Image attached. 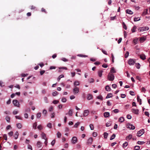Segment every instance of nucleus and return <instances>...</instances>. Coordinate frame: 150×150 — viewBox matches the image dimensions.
<instances>
[{
    "label": "nucleus",
    "instance_id": "f257e3e1",
    "mask_svg": "<svg viewBox=\"0 0 150 150\" xmlns=\"http://www.w3.org/2000/svg\"><path fill=\"white\" fill-rule=\"evenodd\" d=\"M114 76L112 74L109 73L108 76V79L110 81H112L114 79Z\"/></svg>",
    "mask_w": 150,
    "mask_h": 150
},
{
    "label": "nucleus",
    "instance_id": "f03ea898",
    "mask_svg": "<svg viewBox=\"0 0 150 150\" xmlns=\"http://www.w3.org/2000/svg\"><path fill=\"white\" fill-rule=\"evenodd\" d=\"M144 133V129H142L137 132V135L138 137H140Z\"/></svg>",
    "mask_w": 150,
    "mask_h": 150
},
{
    "label": "nucleus",
    "instance_id": "7ed1b4c3",
    "mask_svg": "<svg viewBox=\"0 0 150 150\" xmlns=\"http://www.w3.org/2000/svg\"><path fill=\"white\" fill-rule=\"evenodd\" d=\"M136 62L135 60L132 59H129L128 61V64L130 65H133Z\"/></svg>",
    "mask_w": 150,
    "mask_h": 150
},
{
    "label": "nucleus",
    "instance_id": "20e7f679",
    "mask_svg": "<svg viewBox=\"0 0 150 150\" xmlns=\"http://www.w3.org/2000/svg\"><path fill=\"white\" fill-rule=\"evenodd\" d=\"M13 103L14 106L18 107H20V104L19 102L16 100H13Z\"/></svg>",
    "mask_w": 150,
    "mask_h": 150
},
{
    "label": "nucleus",
    "instance_id": "39448f33",
    "mask_svg": "<svg viewBox=\"0 0 150 150\" xmlns=\"http://www.w3.org/2000/svg\"><path fill=\"white\" fill-rule=\"evenodd\" d=\"M127 127L128 128L130 129H134L135 128V127L132 124L128 123L127 124Z\"/></svg>",
    "mask_w": 150,
    "mask_h": 150
},
{
    "label": "nucleus",
    "instance_id": "423d86ee",
    "mask_svg": "<svg viewBox=\"0 0 150 150\" xmlns=\"http://www.w3.org/2000/svg\"><path fill=\"white\" fill-rule=\"evenodd\" d=\"M77 139L76 137H73L71 141L72 143L73 144H76L77 142Z\"/></svg>",
    "mask_w": 150,
    "mask_h": 150
},
{
    "label": "nucleus",
    "instance_id": "0eeeda50",
    "mask_svg": "<svg viewBox=\"0 0 150 150\" xmlns=\"http://www.w3.org/2000/svg\"><path fill=\"white\" fill-rule=\"evenodd\" d=\"M89 110H86L84 111L83 115L84 117H86L88 115L89 113Z\"/></svg>",
    "mask_w": 150,
    "mask_h": 150
},
{
    "label": "nucleus",
    "instance_id": "6e6552de",
    "mask_svg": "<svg viewBox=\"0 0 150 150\" xmlns=\"http://www.w3.org/2000/svg\"><path fill=\"white\" fill-rule=\"evenodd\" d=\"M79 92V88L76 86H75L73 89V92L74 94L78 93Z\"/></svg>",
    "mask_w": 150,
    "mask_h": 150
},
{
    "label": "nucleus",
    "instance_id": "1a4fd4ad",
    "mask_svg": "<svg viewBox=\"0 0 150 150\" xmlns=\"http://www.w3.org/2000/svg\"><path fill=\"white\" fill-rule=\"evenodd\" d=\"M141 29L140 31H143L146 30H148L149 29V28L148 27H144L140 28Z\"/></svg>",
    "mask_w": 150,
    "mask_h": 150
},
{
    "label": "nucleus",
    "instance_id": "9d476101",
    "mask_svg": "<svg viewBox=\"0 0 150 150\" xmlns=\"http://www.w3.org/2000/svg\"><path fill=\"white\" fill-rule=\"evenodd\" d=\"M73 112V111L72 109H71L69 110L68 112V113H66V115H68L69 116H71L72 115Z\"/></svg>",
    "mask_w": 150,
    "mask_h": 150
},
{
    "label": "nucleus",
    "instance_id": "9b49d317",
    "mask_svg": "<svg viewBox=\"0 0 150 150\" xmlns=\"http://www.w3.org/2000/svg\"><path fill=\"white\" fill-rule=\"evenodd\" d=\"M92 142L93 139L91 137H90L88 139L87 144H92Z\"/></svg>",
    "mask_w": 150,
    "mask_h": 150
},
{
    "label": "nucleus",
    "instance_id": "f8f14e48",
    "mask_svg": "<svg viewBox=\"0 0 150 150\" xmlns=\"http://www.w3.org/2000/svg\"><path fill=\"white\" fill-rule=\"evenodd\" d=\"M19 134L18 132L16 131L15 132L13 136L14 137V138L15 139H18V138Z\"/></svg>",
    "mask_w": 150,
    "mask_h": 150
},
{
    "label": "nucleus",
    "instance_id": "ddd939ff",
    "mask_svg": "<svg viewBox=\"0 0 150 150\" xmlns=\"http://www.w3.org/2000/svg\"><path fill=\"white\" fill-rule=\"evenodd\" d=\"M132 111L133 113L136 114L137 115L139 114V110L138 109H132Z\"/></svg>",
    "mask_w": 150,
    "mask_h": 150
},
{
    "label": "nucleus",
    "instance_id": "4468645a",
    "mask_svg": "<svg viewBox=\"0 0 150 150\" xmlns=\"http://www.w3.org/2000/svg\"><path fill=\"white\" fill-rule=\"evenodd\" d=\"M140 58L142 60H144L146 59V56L144 54H142L139 55Z\"/></svg>",
    "mask_w": 150,
    "mask_h": 150
},
{
    "label": "nucleus",
    "instance_id": "2eb2a0df",
    "mask_svg": "<svg viewBox=\"0 0 150 150\" xmlns=\"http://www.w3.org/2000/svg\"><path fill=\"white\" fill-rule=\"evenodd\" d=\"M93 96L90 94H88L87 96V98L88 100H90L93 99Z\"/></svg>",
    "mask_w": 150,
    "mask_h": 150
},
{
    "label": "nucleus",
    "instance_id": "dca6fc26",
    "mask_svg": "<svg viewBox=\"0 0 150 150\" xmlns=\"http://www.w3.org/2000/svg\"><path fill=\"white\" fill-rule=\"evenodd\" d=\"M103 115L105 117H108L110 116V113L108 112H105L104 113Z\"/></svg>",
    "mask_w": 150,
    "mask_h": 150
},
{
    "label": "nucleus",
    "instance_id": "f3484780",
    "mask_svg": "<svg viewBox=\"0 0 150 150\" xmlns=\"http://www.w3.org/2000/svg\"><path fill=\"white\" fill-rule=\"evenodd\" d=\"M137 100L138 102L139 103V105H141L142 104V100L140 98L139 96H137Z\"/></svg>",
    "mask_w": 150,
    "mask_h": 150
},
{
    "label": "nucleus",
    "instance_id": "a211bd4d",
    "mask_svg": "<svg viewBox=\"0 0 150 150\" xmlns=\"http://www.w3.org/2000/svg\"><path fill=\"white\" fill-rule=\"evenodd\" d=\"M5 119L9 123L10 122V117L8 116H6L5 117Z\"/></svg>",
    "mask_w": 150,
    "mask_h": 150
},
{
    "label": "nucleus",
    "instance_id": "6ab92c4d",
    "mask_svg": "<svg viewBox=\"0 0 150 150\" xmlns=\"http://www.w3.org/2000/svg\"><path fill=\"white\" fill-rule=\"evenodd\" d=\"M41 135L42 137V139H47L46 134L44 133H42Z\"/></svg>",
    "mask_w": 150,
    "mask_h": 150
},
{
    "label": "nucleus",
    "instance_id": "aec40b11",
    "mask_svg": "<svg viewBox=\"0 0 150 150\" xmlns=\"http://www.w3.org/2000/svg\"><path fill=\"white\" fill-rule=\"evenodd\" d=\"M132 135L131 134H129L128 136L126 137V139L127 140H130L132 138Z\"/></svg>",
    "mask_w": 150,
    "mask_h": 150
},
{
    "label": "nucleus",
    "instance_id": "412c9836",
    "mask_svg": "<svg viewBox=\"0 0 150 150\" xmlns=\"http://www.w3.org/2000/svg\"><path fill=\"white\" fill-rule=\"evenodd\" d=\"M126 13L130 14H132L133 12L130 10L127 9L126 10Z\"/></svg>",
    "mask_w": 150,
    "mask_h": 150
},
{
    "label": "nucleus",
    "instance_id": "4be33fe9",
    "mask_svg": "<svg viewBox=\"0 0 150 150\" xmlns=\"http://www.w3.org/2000/svg\"><path fill=\"white\" fill-rule=\"evenodd\" d=\"M105 89L107 91H110L111 90L110 87L108 85L105 87Z\"/></svg>",
    "mask_w": 150,
    "mask_h": 150
},
{
    "label": "nucleus",
    "instance_id": "5701e85b",
    "mask_svg": "<svg viewBox=\"0 0 150 150\" xmlns=\"http://www.w3.org/2000/svg\"><path fill=\"white\" fill-rule=\"evenodd\" d=\"M116 71L115 70V69L114 67H112L111 68V69L110 70V73H116Z\"/></svg>",
    "mask_w": 150,
    "mask_h": 150
},
{
    "label": "nucleus",
    "instance_id": "b1692460",
    "mask_svg": "<svg viewBox=\"0 0 150 150\" xmlns=\"http://www.w3.org/2000/svg\"><path fill=\"white\" fill-rule=\"evenodd\" d=\"M119 121L121 122H122L124 121V118L123 117H120L119 119Z\"/></svg>",
    "mask_w": 150,
    "mask_h": 150
},
{
    "label": "nucleus",
    "instance_id": "393cba45",
    "mask_svg": "<svg viewBox=\"0 0 150 150\" xmlns=\"http://www.w3.org/2000/svg\"><path fill=\"white\" fill-rule=\"evenodd\" d=\"M103 71L101 70H99L98 71V74L99 77H101L102 76Z\"/></svg>",
    "mask_w": 150,
    "mask_h": 150
},
{
    "label": "nucleus",
    "instance_id": "a878e982",
    "mask_svg": "<svg viewBox=\"0 0 150 150\" xmlns=\"http://www.w3.org/2000/svg\"><path fill=\"white\" fill-rule=\"evenodd\" d=\"M16 126L17 127L18 129H21L22 127V125L21 123H17L16 124Z\"/></svg>",
    "mask_w": 150,
    "mask_h": 150
},
{
    "label": "nucleus",
    "instance_id": "bb28decb",
    "mask_svg": "<svg viewBox=\"0 0 150 150\" xmlns=\"http://www.w3.org/2000/svg\"><path fill=\"white\" fill-rule=\"evenodd\" d=\"M128 145V143L127 142H125L124 143H123L122 144V147L123 148H125Z\"/></svg>",
    "mask_w": 150,
    "mask_h": 150
},
{
    "label": "nucleus",
    "instance_id": "cd10ccee",
    "mask_svg": "<svg viewBox=\"0 0 150 150\" xmlns=\"http://www.w3.org/2000/svg\"><path fill=\"white\" fill-rule=\"evenodd\" d=\"M146 40V38L142 37H141L140 38V41L141 42H143L144 41H145Z\"/></svg>",
    "mask_w": 150,
    "mask_h": 150
},
{
    "label": "nucleus",
    "instance_id": "c85d7f7f",
    "mask_svg": "<svg viewBox=\"0 0 150 150\" xmlns=\"http://www.w3.org/2000/svg\"><path fill=\"white\" fill-rule=\"evenodd\" d=\"M37 126V123L36 122L33 123V128L34 129H36Z\"/></svg>",
    "mask_w": 150,
    "mask_h": 150
},
{
    "label": "nucleus",
    "instance_id": "c756f323",
    "mask_svg": "<svg viewBox=\"0 0 150 150\" xmlns=\"http://www.w3.org/2000/svg\"><path fill=\"white\" fill-rule=\"evenodd\" d=\"M112 94L111 93H109L108 94L107 96L106 97V98H108L110 97H112Z\"/></svg>",
    "mask_w": 150,
    "mask_h": 150
},
{
    "label": "nucleus",
    "instance_id": "7c9ffc66",
    "mask_svg": "<svg viewBox=\"0 0 150 150\" xmlns=\"http://www.w3.org/2000/svg\"><path fill=\"white\" fill-rule=\"evenodd\" d=\"M108 134L107 132H105L103 134L104 138L106 139H107L108 136Z\"/></svg>",
    "mask_w": 150,
    "mask_h": 150
},
{
    "label": "nucleus",
    "instance_id": "2f4dec72",
    "mask_svg": "<svg viewBox=\"0 0 150 150\" xmlns=\"http://www.w3.org/2000/svg\"><path fill=\"white\" fill-rule=\"evenodd\" d=\"M41 146L42 145L41 142L39 141H38L37 144V146L38 147V148H40Z\"/></svg>",
    "mask_w": 150,
    "mask_h": 150
},
{
    "label": "nucleus",
    "instance_id": "473e14b6",
    "mask_svg": "<svg viewBox=\"0 0 150 150\" xmlns=\"http://www.w3.org/2000/svg\"><path fill=\"white\" fill-rule=\"evenodd\" d=\"M80 123L79 122H78L74 125V127L75 128H77L78 127V126L80 124Z\"/></svg>",
    "mask_w": 150,
    "mask_h": 150
},
{
    "label": "nucleus",
    "instance_id": "72a5a7b5",
    "mask_svg": "<svg viewBox=\"0 0 150 150\" xmlns=\"http://www.w3.org/2000/svg\"><path fill=\"white\" fill-rule=\"evenodd\" d=\"M148 9H146L144 10V11L143 13V14L144 15H146L147 14Z\"/></svg>",
    "mask_w": 150,
    "mask_h": 150
},
{
    "label": "nucleus",
    "instance_id": "f704fd0d",
    "mask_svg": "<svg viewBox=\"0 0 150 150\" xmlns=\"http://www.w3.org/2000/svg\"><path fill=\"white\" fill-rule=\"evenodd\" d=\"M137 27L135 26H134L133 27L132 29H131V31L132 33H134L135 31V30L136 29Z\"/></svg>",
    "mask_w": 150,
    "mask_h": 150
},
{
    "label": "nucleus",
    "instance_id": "c9c22d12",
    "mask_svg": "<svg viewBox=\"0 0 150 150\" xmlns=\"http://www.w3.org/2000/svg\"><path fill=\"white\" fill-rule=\"evenodd\" d=\"M138 40V38L134 39L133 41V43H134L135 45L137 44Z\"/></svg>",
    "mask_w": 150,
    "mask_h": 150
},
{
    "label": "nucleus",
    "instance_id": "e433bc0d",
    "mask_svg": "<svg viewBox=\"0 0 150 150\" xmlns=\"http://www.w3.org/2000/svg\"><path fill=\"white\" fill-rule=\"evenodd\" d=\"M115 137V134H113L111 137L110 138V140H111L114 139Z\"/></svg>",
    "mask_w": 150,
    "mask_h": 150
},
{
    "label": "nucleus",
    "instance_id": "4c0bfd02",
    "mask_svg": "<svg viewBox=\"0 0 150 150\" xmlns=\"http://www.w3.org/2000/svg\"><path fill=\"white\" fill-rule=\"evenodd\" d=\"M13 131H11L8 133V134L10 137H12L13 135Z\"/></svg>",
    "mask_w": 150,
    "mask_h": 150
},
{
    "label": "nucleus",
    "instance_id": "58836bf2",
    "mask_svg": "<svg viewBox=\"0 0 150 150\" xmlns=\"http://www.w3.org/2000/svg\"><path fill=\"white\" fill-rule=\"evenodd\" d=\"M135 66L137 68L139 69L140 68V66L139 63H136Z\"/></svg>",
    "mask_w": 150,
    "mask_h": 150
},
{
    "label": "nucleus",
    "instance_id": "ea45409f",
    "mask_svg": "<svg viewBox=\"0 0 150 150\" xmlns=\"http://www.w3.org/2000/svg\"><path fill=\"white\" fill-rule=\"evenodd\" d=\"M57 137L58 138H60L61 136V133L59 132H58L57 134Z\"/></svg>",
    "mask_w": 150,
    "mask_h": 150
},
{
    "label": "nucleus",
    "instance_id": "a19ab883",
    "mask_svg": "<svg viewBox=\"0 0 150 150\" xmlns=\"http://www.w3.org/2000/svg\"><path fill=\"white\" fill-rule=\"evenodd\" d=\"M41 116V113L40 112L38 113L36 115V117L37 118H40Z\"/></svg>",
    "mask_w": 150,
    "mask_h": 150
},
{
    "label": "nucleus",
    "instance_id": "79ce46f5",
    "mask_svg": "<svg viewBox=\"0 0 150 150\" xmlns=\"http://www.w3.org/2000/svg\"><path fill=\"white\" fill-rule=\"evenodd\" d=\"M64 77V75L63 74H62L60 75L58 77V78L57 80L58 81H59L60 80V79Z\"/></svg>",
    "mask_w": 150,
    "mask_h": 150
},
{
    "label": "nucleus",
    "instance_id": "37998d69",
    "mask_svg": "<svg viewBox=\"0 0 150 150\" xmlns=\"http://www.w3.org/2000/svg\"><path fill=\"white\" fill-rule=\"evenodd\" d=\"M62 101L63 103H65L67 101V99L64 97H63L62 99Z\"/></svg>",
    "mask_w": 150,
    "mask_h": 150
},
{
    "label": "nucleus",
    "instance_id": "c03bdc74",
    "mask_svg": "<svg viewBox=\"0 0 150 150\" xmlns=\"http://www.w3.org/2000/svg\"><path fill=\"white\" fill-rule=\"evenodd\" d=\"M58 94V93L57 91H55L53 92L52 94L53 96H55Z\"/></svg>",
    "mask_w": 150,
    "mask_h": 150
},
{
    "label": "nucleus",
    "instance_id": "a18cd8bd",
    "mask_svg": "<svg viewBox=\"0 0 150 150\" xmlns=\"http://www.w3.org/2000/svg\"><path fill=\"white\" fill-rule=\"evenodd\" d=\"M122 25H123V28L125 30H127V27L124 22H123Z\"/></svg>",
    "mask_w": 150,
    "mask_h": 150
},
{
    "label": "nucleus",
    "instance_id": "49530a36",
    "mask_svg": "<svg viewBox=\"0 0 150 150\" xmlns=\"http://www.w3.org/2000/svg\"><path fill=\"white\" fill-rule=\"evenodd\" d=\"M37 128L40 130H41L43 129V127L41 125H38Z\"/></svg>",
    "mask_w": 150,
    "mask_h": 150
},
{
    "label": "nucleus",
    "instance_id": "de8ad7c7",
    "mask_svg": "<svg viewBox=\"0 0 150 150\" xmlns=\"http://www.w3.org/2000/svg\"><path fill=\"white\" fill-rule=\"evenodd\" d=\"M61 59V60L64 62H66L68 61V59L64 57L62 58Z\"/></svg>",
    "mask_w": 150,
    "mask_h": 150
},
{
    "label": "nucleus",
    "instance_id": "09e8293b",
    "mask_svg": "<svg viewBox=\"0 0 150 150\" xmlns=\"http://www.w3.org/2000/svg\"><path fill=\"white\" fill-rule=\"evenodd\" d=\"M77 56H79V57H87V55H83L81 54H79L77 55Z\"/></svg>",
    "mask_w": 150,
    "mask_h": 150
},
{
    "label": "nucleus",
    "instance_id": "8fccbe9b",
    "mask_svg": "<svg viewBox=\"0 0 150 150\" xmlns=\"http://www.w3.org/2000/svg\"><path fill=\"white\" fill-rule=\"evenodd\" d=\"M140 147L139 146H135L134 147V150H139L140 149Z\"/></svg>",
    "mask_w": 150,
    "mask_h": 150
},
{
    "label": "nucleus",
    "instance_id": "3c124183",
    "mask_svg": "<svg viewBox=\"0 0 150 150\" xmlns=\"http://www.w3.org/2000/svg\"><path fill=\"white\" fill-rule=\"evenodd\" d=\"M112 58V63H114V55L112 53L111 54Z\"/></svg>",
    "mask_w": 150,
    "mask_h": 150
},
{
    "label": "nucleus",
    "instance_id": "603ef678",
    "mask_svg": "<svg viewBox=\"0 0 150 150\" xmlns=\"http://www.w3.org/2000/svg\"><path fill=\"white\" fill-rule=\"evenodd\" d=\"M91 129L92 130H93L94 129V126L92 124H90L89 125Z\"/></svg>",
    "mask_w": 150,
    "mask_h": 150
},
{
    "label": "nucleus",
    "instance_id": "864d4df0",
    "mask_svg": "<svg viewBox=\"0 0 150 150\" xmlns=\"http://www.w3.org/2000/svg\"><path fill=\"white\" fill-rule=\"evenodd\" d=\"M129 55V52L128 51L126 52V53L125 54V57L127 58L128 56Z\"/></svg>",
    "mask_w": 150,
    "mask_h": 150
},
{
    "label": "nucleus",
    "instance_id": "5fc2aeb1",
    "mask_svg": "<svg viewBox=\"0 0 150 150\" xmlns=\"http://www.w3.org/2000/svg\"><path fill=\"white\" fill-rule=\"evenodd\" d=\"M47 127L50 128H51L52 127V124L51 123H48L47 125Z\"/></svg>",
    "mask_w": 150,
    "mask_h": 150
},
{
    "label": "nucleus",
    "instance_id": "6e6d98bb",
    "mask_svg": "<svg viewBox=\"0 0 150 150\" xmlns=\"http://www.w3.org/2000/svg\"><path fill=\"white\" fill-rule=\"evenodd\" d=\"M144 143V142L143 141H139L137 142V143L139 144H143Z\"/></svg>",
    "mask_w": 150,
    "mask_h": 150
},
{
    "label": "nucleus",
    "instance_id": "4d7b16f0",
    "mask_svg": "<svg viewBox=\"0 0 150 150\" xmlns=\"http://www.w3.org/2000/svg\"><path fill=\"white\" fill-rule=\"evenodd\" d=\"M28 149H30L31 150H33L32 146L30 144H28Z\"/></svg>",
    "mask_w": 150,
    "mask_h": 150
},
{
    "label": "nucleus",
    "instance_id": "13d9d810",
    "mask_svg": "<svg viewBox=\"0 0 150 150\" xmlns=\"http://www.w3.org/2000/svg\"><path fill=\"white\" fill-rule=\"evenodd\" d=\"M94 79L92 78H91L88 79V81L90 83H92L93 82Z\"/></svg>",
    "mask_w": 150,
    "mask_h": 150
},
{
    "label": "nucleus",
    "instance_id": "bf43d9fd",
    "mask_svg": "<svg viewBox=\"0 0 150 150\" xmlns=\"http://www.w3.org/2000/svg\"><path fill=\"white\" fill-rule=\"evenodd\" d=\"M140 19L139 18V17L135 18H134V21H139Z\"/></svg>",
    "mask_w": 150,
    "mask_h": 150
},
{
    "label": "nucleus",
    "instance_id": "052dcab7",
    "mask_svg": "<svg viewBox=\"0 0 150 150\" xmlns=\"http://www.w3.org/2000/svg\"><path fill=\"white\" fill-rule=\"evenodd\" d=\"M97 98L98 99H100V100H102L103 99V97L101 96H98L97 97Z\"/></svg>",
    "mask_w": 150,
    "mask_h": 150
},
{
    "label": "nucleus",
    "instance_id": "680f3d73",
    "mask_svg": "<svg viewBox=\"0 0 150 150\" xmlns=\"http://www.w3.org/2000/svg\"><path fill=\"white\" fill-rule=\"evenodd\" d=\"M18 110H15L13 111V113L14 115H16L17 113H18Z\"/></svg>",
    "mask_w": 150,
    "mask_h": 150
},
{
    "label": "nucleus",
    "instance_id": "e2e57ef3",
    "mask_svg": "<svg viewBox=\"0 0 150 150\" xmlns=\"http://www.w3.org/2000/svg\"><path fill=\"white\" fill-rule=\"evenodd\" d=\"M55 143V139L53 140L52 141V142L51 143V145L52 146H53L54 145Z\"/></svg>",
    "mask_w": 150,
    "mask_h": 150
},
{
    "label": "nucleus",
    "instance_id": "0e129e2a",
    "mask_svg": "<svg viewBox=\"0 0 150 150\" xmlns=\"http://www.w3.org/2000/svg\"><path fill=\"white\" fill-rule=\"evenodd\" d=\"M129 93L132 96H134L135 95L134 92L132 91H129Z\"/></svg>",
    "mask_w": 150,
    "mask_h": 150
},
{
    "label": "nucleus",
    "instance_id": "69168bd1",
    "mask_svg": "<svg viewBox=\"0 0 150 150\" xmlns=\"http://www.w3.org/2000/svg\"><path fill=\"white\" fill-rule=\"evenodd\" d=\"M76 148L78 149H79L81 148V145L80 144H78L76 145Z\"/></svg>",
    "mask_w": 150,
    "mask_h": 150
},
{
    "label": "nucleus",
    "instance_id": "338daca9",
    "mask_svg": "<svg viewBox=\"0 0 150 150\" xmlns=\"http://www.w3.org/2000/svg\"><path fill=\"white\" fill-rule=\"evenodd\" d=\"M44 100L45 103H47L48 102V101L47 100V98L46 97H45L44 98Z\"/></svg>",
    "mask_w": 150,
    "mask_h": 150
},
{
    "label": "nucleus",
    "instance_id": "774afa93",
    "mask_svg": "<svg viewBox=\"0 0 150 150\" xmlns=\"http://www.w3.org/2000/svg\"><path fill=\"white\" fill-rule=\"evenodd\" d=\"M54 104H56L58 103H59V101L57 100H54L52 102Z\"/></svg>",
    "mask_w": 150,
    "mask_h": 150
}]
</instances>
